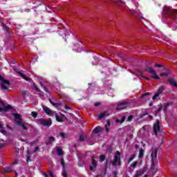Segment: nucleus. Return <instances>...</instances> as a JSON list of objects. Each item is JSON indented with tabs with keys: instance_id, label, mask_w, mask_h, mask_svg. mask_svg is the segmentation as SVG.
<instances>
[{
	"instance_id": "f257e3e1",
	"label": "nucleus",
	"mask_w": 177,
	"mask_h": 177,
	"mask_svg": "<svg viewBox=\"0 0 177 177\" xmlns=\"http://www.w3.org/2000/svg\"><path fill=\"white\" fill-rule=\"evenodd\" d=\"M162 13L165 16H167V17L175 19L177 16V10L173 9L172 7H169L168 6H164Z\"/></svg>"
},
{
	"instance_id": "f03ea898",
	"label": "nucleus",
	"mask_w": 177,
	"mask_h": 177,
	"mask_svg": "<svg viewBox=\"0 0 177 177\" xmlns=\"http://www.w3.org/2000/svg\"><path fill=\"white\" fill-rule=\"evenodd\" d=\"M110 163L112 167H121V152L116 151L113 156V160Z\"/></svg>"
},
{
	"instance_id": "7ed1b4c3",
	"label": "nucleus",
	"mask_w": 177,
	"mask_h": 177,
	"mask_svg": "<svg viewBox=\"0 0 177 177\" xmlns=\"http://www.w3.org/2000/svg\"><path fill=\"white\" fill-rule=\"evenodd\" d=\"M37 122L39 124H40V125H42V127H45L46 128H49L53 124L52 118H48L47 120L40 118L38 119Z\"/></svg>"
},
{
	"instance_id": "20e7f679",
	"label": "nucleus",
	"mask_w": 177,
	"mask_h": 177,
	"mask_svg": "<svg viewBox=\"0 0 177 177\" xmlns=\"http://www.w3.org/2000/svg\"><path fill=\"white\" fill-rule=\"evenodd\" d=\"M145 71H148L149 74H151V78L153 80H160V76L157 75V72L153 69V68H150L149 66H147L145 68Z\"/></svg>"
},
{
	"instance_id": "39448f33",
	"label": "nucleus",
	"mask_w": 177,
	"mask_h": 177,
	"mask_svg": "<svg viewBox=\"0 0 177 177\" xmlns=\"http://www.w3.org/2000/svg\"><path fill=\"white\" fill-rule=\"evenodd\" d=\"M160 125H161V122H160V120H157L153 127V132H154L156 136H158V132H160Z\"/></svg>"
},
{
	"instance_id": "423d86ee",
	"label": "nucleus",
	"mask_w": 177,
	"mask_h": 177,
	"mask_svg": "<svg viewBox=\"0 0 177 177\" xmlns=\"http://www.w3.org/2000/svg\"><path fill=\"white\" fill-rule=\"evenodd\" d=\"M6 85H10V82L8 80L3 79L1 82V88H3L4 91H8L9 88H8Z\"/></svg>"
},
{
	"instance_id": "0eeeda50",
	"label": "nucleus",
	"mask_w": 177,
	"mask_h": 177,
	"mask_svg": "<svg viewBox=\"0 0 177 177\" xmlns=\"http://www.w3.org/2000/svg\"><path fill=\"white\" fill-rule=\"evenodd\" d=\"M97 167V161L95 159V156H91V165L90 166V171H95V169Z\"/></svg>"
},
{
	"instance_id": "6e6552de",
	"label": "nucleus",
	"mask_w": 177,
	"mask_h": 177,
	"mask_svg": "<svg viewBox=\"0 0 177 177\" xmlns=\"http://www.w3.org/2000/svg\"><path fill=\"white\" fill-rule=\"evenodd\" d=\"M42 109H43L44 113H46V114H47V115L53 116L55 115V112L53 111H52L50 109H49L48 106L44 105L42 106Z\"/></svg>"
},
{
	"instance_id": "1a4fd4ad",
	"label": "nucleus",
	"mask_w": 177,
	"mask_h": 177,
	"mask_svg": "<svg viewBox=\"0 0 177 177\" xmlns=\"http://www.w3.org/2000/svg\"><path fill=\"white\" fill-rule=\"evenodd\" d=\"M164 91H165V89L164 88V87H160L158 92L154 95V96L152 97L153 100H156V99H157V97H158L160 96V95H161L162 93V92H164Z\"/></svg>"
},
{
	"instance_id": "9d476101",
	"label": "nucleus",
	"mask_w": 177,
	"mask_h": 177,
	"mask_svg": "<svg viewBox=\"0 0 177 177\" xmlns=\"http://www.w3.org/2000/svg\"><path fill=\"white\" fill-rule=\"evenodd\" d=\"M3 107L4 108H1L0 107V113L2 112H6L8 110H12V106L10 104H8L7 106H5V104H2Z\"/></svg>"
},
{
	"instance_id": "9b49d317",
	"label": "nucleus",
	"mask_w": 177,
	"mask_h": 177,
	"mask_svg": "<svg viewBox=\"0 0 177 177\" xmlns=\"http://www.w3.org/2000/svg\"><path fill=\"white\" fill-rule=\"evenodd\" d=\"M15 124L19 125V127H21L24 131H27L28 129L27 127H26V124H24V123H23L21 120H15Z\"/></svg>"
},
{
	"instance_id": "f8f14e48",
	"label": "nucleus",
	"mask_w": 177,
	"mask_h": 177,
	"mask_svg": "<svg viewBox=\"0 0 177 177\" xmlns=\"http://www.w3.org/2000/svg\"><path fill=\"white\" fill-rule=\"evenodd\" d=\"M127 104H128V102H119L118 104V110H124V109H127L126 106H124V107H121V106H127Z\"/></svg>"
},
{
	"instance_id": "ddd939ff",
	"label": "nucleus",
	"mask_w": 177,
	"mask_h": 177,
	"mask_svg": "<svg viewBox=\"0 0 177 177\" xmlns=\"http://www.w3.org/2000/svg\"><path fill=\"white\" fill-rule=\"evenodd\" d=\"M49 102L50 103V104H52V106H54V107H60V106H62V104H63L62 102H53V101H52L51 99H49Z\"/></svg>"
},
{
	"instance_id": "4468645a",
	"label": "nucleus",
	"mask_w": 177,
	"mask_h": 177,
	"mask_svg": "<svg viewBox=\"0 0 177 177\" xmlns=\"http://www.w3.org/2000/svg\"><path fill=\"white\" fill-rule=\"evenodd\" d=\"M157 153H158V151L157 150V149H155L151 155V157L152 158L151 160L154 161V160H156V158H157Z\"/></svg>"
},
{
	"instance_id": "2eb2a0df",
	"label": "nucleus",
	"mask_w": 177,
	"mask_h": 177,
	"mask_svg": "<svg viewBox=\"0 0 177 177\" xmlns=\"http://www.w3.org/2000/svg\"><path fill=\"white\" fill-rule=\"evenodd\" d=\"M145 171H146V167H144V170H138L136 171L135 177H140L143 174H145Z\"/></svg>"
},
{
	"instance_id": "dca6fc26",
	"label": "nucleus",
	"mask_w": 177,
	"mask_h": 177,
	"mask_svg": "<svg viewBox=\"0 0 177 177\" xmlns=\"http://www.w3.org/2000/svg\"><path fill=\"white\" fill-rule=\"evenodd\" d=\"M55 140H56V138H55V137H53V136L49 137L48 140L47 141H46V146H49V145H50V143H52L53 142H55Z\"/></svg>"
},
{
	"instance_id": "f3484780",
	"label": "nucleus",
	"mask_w": 177,
	"mask_h": 177,
	"mask_svg": "<svg viewBox=\"0 0 177 177\" xmlns=\"http://www.w3.org/2000/svg\"><path fill=\"white\" fill-rule=\"evenodd\" d=\"M154 169H156V163H154V160H151L150 172H151L152 175H156V172H154Z\"/></svg>"
},
{
	"instance_id": "a211bd4d",
	"label": "nucleus",
	"mask_w": 177,
	"mask_h": 177,
	"mask_svg": "<svg viewBox=\"0 0 177 177\" xmlns=\"http://www.w3.org/2000/svg\"><path fill=\"white\" fill-rule=\"evenodd\" d=\"M100 132H102V127H100V126H97L93 131V133H95V135L100 133Z\"/></svg>"
},
{
	"instance_id": "6ab92c4d",
	"label": "nucleus",
	"mask_w": 177,
	"mask_h": 177,
	"mask_svg": "<svg viewBox=\"0 0 177 177\" xmlns=\"http://www.w3.org/2000/svg\"><path fill=\"white\" fill-rule=\"evenodd\" d=\"M19 74L20 77H21L24 80H25V81H28V82H30V81H31V78L27 77V76H26V75L24 73L19 72Z\"/></svg>"
},
{
	"instance_id": "aec40b11",
	"label": "nucleus",
	"mask_w": 177,
	"mask_h": 177,
	"mask_svg": "<svg viewBox=\"0 0 177 177\" xmlns=\"http://www.w3.org/2000/svg\"><path fill=\"white\" fill-rule=\"evenodd\" d=\"M168 82L169 84H170V85H172L173 86H174V88H177V83H176V81H175V80L169 79Z\"/></svg>"
},
{
	"instance_id": "412c9836",
	"label": "nucleus",
	"mask_w": 177,
	"mask_h": 177,
	"mask_svg": "<svg viewBox=\"0 0 177 177\" xmlns=\"http://www.w3.org/2000/svg\"><path fill=\"white\" fill-rule=\"evenodd\" d=\"M12 115L15 118V120H18V121H21V115L17 113H13Z\"/></svg>"
},
{
	"instance_id": "4be33fe9",
	"label": "nucleus",
	"mask_w": 177,
	"mask_h": 177,
	"mask_svg": "<svg viewBox=\"0 0 177 177\" xmlns=\"http://www.w3.org/2000/svg\"><path fill=\"white\" fill-rule=\"evenodd\" d=\"M0 132L3 133V135H6V130L3 129V124L0 122Z\"/></svg>"
},
{
	"instance_id": "5701e85b",
	"label": "nucleus",
	"mask_w": 177,
	"mask_h": 177,
	"mask_svg": "<svg viewBox=\"0 0 177 177\" xmlns=\"http://www.w3.org/2000/svg\"><path fill=\"white\" fill-rule=\"evenodd\" d=\"M144 151H145V150H143V148H140V151H139V154H138L139 158H143V156H145Z\"/></svg>"
},
{
	"instance_id": "b1692460",
	"label": "nucleus",
	"mask_w": 177,
	"mask_h": 177,
	"mask_svg": "<svg viewBox=\"0 0 177 177\" xmlns=\"http://www.w3.org/2000/svg\"><path fill=\"white\" fill-rule=\"evenodd\" d=\"M104 160H106V156H104V154H102L100 156V162H103V161H104Z\"/></svg>"
},
{
	"instance_id": "393cba45",
	"label": "nucleus",
	"mask_w": 177,
	"mask_h": 177,
	"mask_svg": "<svg viewBox=\"0 0 177 177\" xmlns=\"http://www.w3.org/2000/svg\"><path fill=\"white\" fill-rule=\"evenodd\" d=\"M57 153L58 156H63V149H62L61 148H58L57 149Z\"/></svg>"
},
{
	"instance_id": "a878e982",
	"label": "nucleus",
	"mask_w": 177,
	"mask_h": 177,
	"mask_svg": "<svg viewBox=\"0 0 177 177\" xmlns=\"http://www.w3.org/2000/svg\"><path fill=\"white\" fill-rule=\"evenodd\" d=\"M85 140V136L84 134H80L79 138V142H84Z\"/></svg>"
},
{
	"instance_id": "bb28decb",
	"label": "nucleus",
	"mask_w": 177,
	"mask_h": 177,
	"mask_svg": "<svg viewBox=\"0 0 177 177\" xmlns=\"http://www.w3.org/2000/svg\"><path fill=\"white\" fill-rule=\"evenodd\" d=\"M60 161H61V165H62L64 169H65L66 168V163L64 162V158H61Z\"/></svg>"
},
{
	"instance_id": "cd10ccee",
	"label": "nucleus",
	"mask_w": 177,
	"mask_h": 177,
	"mask_svg": "<svg viewBox=\"0 0 177 177\" xmlns=\"http://www.w3.org/2000/svg\"><path fill=\"white\" fill-rule=\"evenodd\" d=\"M55 118L56 121H57L58 122H63V120L62 119V118H60V116L56 115Z\"/></svg>"
},
{
	"instance_id": "c85d7f7f",
	"label": "nucleus",
	"mask_w": 177,
	"mask_h": 177,
	"mask_svg": "<svg viewBox=\"0 0 177 177\" xmlns=\"http://www.w3.org/2000/svg\"><path fill=\"white\" fill-rule=\"evenodd\" d=\"M12 167H8L4 168V172H12Z\"/></svg>"
},
{
	"instance_id": "c756f323",
	"label": "nucleus",
	"mask_w": 177,
	"mask_h": 177,
	"mask_svg": "<svg viewBox=\"0 0 177 177\" xmlns=\"http://www.w3.org/2000/svg\"><path fill=\"white\" fill-rule=\"evenodd\" d=\"M31 115L33 117V118H37V117H38V113L35 111H32Z\"/></svg>"
},
{
	"instance_id": "7c9ffc66",
	"label": "nucleus",
	"mask_w": 177,
	"mask_h": 177,
	"mask_svg": "<svg viewBox=\"0 0 177 177\" xmlns=\"http://www.w3.org/2000/svg\"><path fill=\"white\" fill-rule=\"evenodd\" d=\"M161 110H162V104H160V108L155 111V115H157V114H158Z\"/></svg>"
},
{
	"instance_id": "2f4dec72",
	"label": "nucleus",
	"mask_w": 177,
	"mask_h": 177,
	"mask_svg": "<svg viewBox=\"0 0 177 177\" xmlns=\"http://www.w3.org/2000/svg\"><path fill=\"white\" fill-rule=\"evenodd\" d=\"M169 72L162 73L160 74V77H168Z\"/></svg>"
},
{
	"instance_id": "473e14b6",
	"label": "nucleus",
	"mask_w": 177,
	"mask_h": 177,
	"mask_svg": "<svg viewBox=\"0 0 177 177\" xmlns=\"http://www.w3.org/2000/svg\"><path fill=\"white\" fill-rule=\"evenodd\" d=\"M62 176L63 177H68V174H67V171H66V168L64 169L63 171H62Z\"/></svg>"
},
{
	"instance_id": "72a5a7b5",
	"label": "nucleus",
	"mask_w": 177,
	"mask_h": 177,
	"mask_svg": "<svg viewBox=\"0 0 177 177\" xmlns=\"http://www.w3.org/2000/svg\"><path fill=\"white\" fill-rule=\"evenodd\" d=\"M106 115V112H102L100 114V115L98 116V118L100 120H102V118H103V117H105Z\"/></svg>"
},
{
	"instance_id": "f704fd0d",
	"label": "nucleus",
	"mask_w": 177,
	"mask_h": 177,
	"mask_svg": "<svg viewBox=\"0 0 177 177\" xmlns=\"http://www.w3.org/2000/svg\"><path fill=\"white\" fill-rule=\"evenodd\" d=\"M132 120H133V115H129V117L127 119V121H128L129 122H131V121H132Z\"/></svg>"
},
{
	"instance_id": "c9c22d12",
	"label": "nucleus",
	"mask_w": 177,
	"mask_h": 177,
	"mask_svg": "<svg viewBox=\"0 0 177 177\" xmlns=\"http://www.w3.org/2000/svg\"><path fill=\"white\" fill-rule=\"evenodd\" d=\"M125 120H127L126 116H122L121 120H120V124H123V122H125Z\"/></svg>"
},
{
	"instance_id": "e433bc0d",
	"label": "nucleus",
	"mask_w": 177,
	"mask_h": 177,
	"mask_svg": "<svg viewBox=\"0 0 177 177\" xmlns=\"http://www.w3.org/2000/svg\"><path fill=\"white\" fill-rule=\"evenodd\" d=\"M149 95H150V93H149V92H147V93H144V94L141 96V97H142V99H145V97H146V96H149Z\"/></svg>"
},
{
	"instance_id": "4c0bfd02",
	"label": "nucleus",
	"mask_w": 177,
	"mask_h": 177,
	"mask_svg": "<svg viewBox=\"0 0 177 177\" xmlns=\"http://www.w3.org/2000/svg\"><path fill=\"white\" fill-rule=\"evenodd\" d=\"M133 158H135V154H133V155L131 156V157L129 158V162H128V164H129V162H131V161H133Z\"/></svg>"
},
{
	"instance_id": "58836bf2",
	"label": "nucleus",
	"mask_w": 177,
	"mask_h": 177,
	"mask_svg": "<svg viewBox=\"0 0 177 177\" xmlns=\"http://www.w3.org/2000/svg\"><path fill=\"white\" fill-rule=\"evenodd\" d=\"M41 86H42V88H44V91L46 92V93H49V91L48 90V88L46 87H44V84L42 83H40Z\"/></svg>"
},
{
	"instance_id": "ea45409f",
	"label": "nucleus",
	"mask_w": 177,
	"mask_h": 177,
	"mask_svg": "<svg viewBox=\"0 0 177 177\" xmlns=\"http://www.w3.org/2000/svg\"><path fill=\"white\" fill-rule=\"evenodd\" d=\"M169 106V102H166L163 104V107L165 109V110H167V107H168Z\"/></svg>"
},
{
	"instance_id": "a19ab883",
	"label": "nucleus",
	"mask_w": 177,
	"mask_h": 177,
	"mask_svg": "<svg viewBox=\"0 0 177 177\" xmlns=\"http://www.w3.org/2000/svg\"><path fill=\"white\" fill-rule=\"evenodd\" d=\"M132 168L135 169L136 167H138V162H134L133 165H131Z\"/></svg>"
},
{
	"instance_id": "79ce46f5",
	"label": "nucleus",
	"mask_w": 177,
	"mask_h": 177,
	"mask_svg": "<svg viewBox=\"0 0 177 177\" xmlns=\"http://www.w3.org/2000/svg\"><path fill=\"white\" fill-rule=\"evenodd\" d=\"M33 86L37 92H41V90H39V88H38V87H37V86L35 85V83H33Z\"/></svg>"
},
{
	"instance_id": "37998d69",
	"label": "nucleus",
	"mask_w": 177,
	"mask_h": 177,
	"mask_svg": "<svg viewBox=\"0 0 177 177\" xmlns=\"http://www.w3.org/2000/svg\"><path fill=\"white\" fill-rule=\"evenodd\" d=\"M155 67H158V68H162V67H164V66H162L161 64H155Z\"/></svg>"
},
{
	"instance_id": "c03bdc74",
	"label": "nucleus",
	"mask_w": 177,
	"mask_h": 177,
	"mask_svg": "<svg viewBox=\"0 0 177 177\" xmlns=\"http://www.w3.org/2000/svg\"><path fill=\"white\" fill-rule=\"evenodd\" d=\"M60 136H61V138H66V133H64L63 132L60 133Z\"/></svg>"
},
{
	"instance_id": "a18cd8bd",
	"label": "nucleus",
	"mask_w": 177,
	"mask_h": 177,
	"mask_svg": "<svg viewBox=\"0 0 177 177\" xmlns=\"http://www.w3.org/2000/svg\"><path fill=\"white\" fill-rule=\"evenodd\" d=\"M102 104L100 102H95L94 104L95 107H99Z\"/></svg>"
},
{
	"instance_id": "49530a36",
	"label": "nucleus",
	"mask_w": 177,
	"mask_h": 177,
	"mask_svg": "<svg viewBox=\"0 0 177 177\" xmlns=\"http://www.w3.org/2000/svg\"><path fill=\"white\" fill-rule=\"evenodd\" d=\"M21 93H22L23 97H26V95H27V94L26 93V91H22Z\"/></svg>"
},
{
	"instance_id": "de8ad7c7",
	"label": "nucleus",
	"mask_w": 177,
	"mask_h": 177,
	"mask_svg": "<svg viewBox=\"0 0 177 177\" xmlns=\"http://www.w3.org/2000/svg\"><path fill=\"white\" fill-rule=\"evenodd\" d=\"M140 77H141V78H145V79L147 80V81H150V78L146 77V76L141 75Z\"/></svg>"
},
{
	"instance_id": "09e8293b",
	"label": "nucleus",
	"mask_w": 177,
	"mask_h": 177,
	"mask_svg": "<svg viewBox=\"0 0 177 177\" xmlns=\"http://www.w3.org/2000/svg\"><path fill=\"white\" fill-rule=\"evenodd\" d=\"M117 174H118V172H117V171H114L113 174V177H117Z\"/></svg>"
},
{
	"instance_id": "8fccbe9b",
	"label": "nucleus",
	"mask_w": 177,
	"mask_h": 177,
	"mask_svg": "<svg viewBox=\"0 0 177 177\" xmlns=\"http://www.w3.org/2000/svg\"><path fill=\"white\" fill-rule=\"evenodd\" d=\"M66 110H71V107L68 106V105H65Z\"/></svg>"
},
{
	"instance_id": "3c124183",
	"label": "nucleus",
	"mask_w": 177,
	"mask_h": 177,
	"mask_svg": "<svg viewBox=\"0 0 177 177\" xmlns=\"http://www.w3.org/2000/svg\"><path fill=\"white\" fill-rule=\"evenodd\" d=\"M5 30H6V31L7 32H9L10 28H9V27H8V26H5Z\"/></svg>"
},
{
	"instance_id": "603ef678",
	"label": "nucleus",
	"mask_w": 177,
	"mask_h": 177,
	"mask_svg": "<svg viewBox=\"0 0 177 177\" xmlns=\"http://www.w3.org/2000/svg\"><path fill=\"white\" fill-rule=\"evenodd\" d=\"M5 147V143H1L0 144V149H2V147Z\"/></svg>"
},
{
	"instance_id": "864d4df0",
	"label": "nucleus",
	"mask_w": 177,
	"mask_h": 177,
	"mask_svg": "<svg viewBox=\"0 0 177 177\" xmlns=\"http://www.w3.org/2000/svg\"><path fill=\"white\" fill-rule=\"evenodd\" d=\"M39 150V147H36L35 148V152H37V151H38Z\"/></svg>"
},
{
	"instance_id": "5fc2aeb1",
	"label": "nucleus",
	"mask_w": 177,
	"mask_h": 177,
	"mask_svg": "<svg viewBox=\"0 0 177 177\" xmlns=\"http://www.w3.org/2000/svg\"><path fill=\"white\" fill-rule=\"evenodd\" d=\"M0 104H3V106H5V104L3 103V101L1 98H0Z\"/></svg>"
},
{
	"instance_id": "6e6d98bb",
	"label": "nucleus",
	"mask_w": 177,
	"mask_h": 177,
	"mask_svg": "<svg viewBox=\"0 0 177 177\" xmlns=\"http://www.w3.org/2000/svg\"><path fill=\"white\" fill-rule=\"evenodd\" d=\"M105 129L106 132H109V127H107L106 124H105Z\"/></svg>"
},
{
	"instance_id": "4d7b16f0",
	"label": "nucleus",
	"mask_w": 177,
	"mask_h": 177,
	"mask_svg": "<svg viewBox=\"0 0 177 177\" xmlns=\"http://www.w3.org/2000/svg\"><path fill=\"white\" fill-rule=\"evenodd\" d=\"M107 150H108V151H110V153H111V151H113V149H111V148H108Z\"/></svg>"
},
{
	"instance_id": "13d9d810",
	"label": "nucleus",
	"mask_w": 177,
	"mask_h": 177,
	"mask_svg": "<svg viewBox=\"0 0 177 177\" xmlns=\"http://www.w3.org/2000/svg\"><path fill=\"white\" fill-rule=\"evenodd\" d=\"M88 89H90L91 86H92V84L91 83H88Z\"/></svg>"
},
{
	"instance_id": "bf43d9fd",
	"label": "nucleus",
	"mask_w": 177,
	"mask_h": 177,
	"mask_svg": "<svg viewBox=\"0 0 177 177\" xmlns=\"http://www.w3.org/2000/svg\"><path fill=\"white\" fill-rule=\"evenodd\" d=\"M106 122H107L109 127H110V125H111V123L110 122V120H107Z\"/></svg>"
},
{
	"instance_id": "052dcab7",
	"label": "nucleus",
	"mask_w": 177,
	"mask_h": 177,
	"mask_svg": "<svg viewBox=\"0 0 177 177\" xmlns=\"http://www.w3.org/2000/svg\"><path fill=\"white\" fill-rule=\"evenodd\" d=\"M148 117L150 118V120H153V116L151 115H149Z\"/></svg>"
},
{
	"instance_id": "680f3d73",
	"label": "nucleus",
	"mask_w": 177,
	"mask_h": 177,
	"mask_svg": "<svg viewBox=\"0 0 177 177\" xmlns=\"http://www.w3.org/2000/svg\"><path fill=\"white\" fill-rule=\"evenodd\" d=\"M44 176L45 177H49V175H48V174H46V173H44Z\"/></svg>"
},
{
	"instance_id": "e2e57ef3",
	"label": "nucleus",
	"mask_w": 177,
	"mask_h": 177,
	"mask_svg": "<svg viewBox=\"0 0 177 177\" xmlns=\"http://www.w3.org/2000/svg\"><path fill=\"white\" fill-rule=\"evenodd\" d=\"M28 160H30V156H28L27 158H26L27 162H28Z\"/></svg>"
},
{
	"instance_id": "0e129e2a",
	"label": "nucleus",
	"mask_w": 177,
	"mask_h": 177,
	"mask_svg": "<svg viewBox=\"0 0 177 177\" xmlns=\"http://www.w3.org/2000/svg\"><path fill=\"white\" fill-rule=\"evenodd\" d=\"M3 80V77L0 75V81H2Z\"/></svg>"
},
{
	"instance_id": "69168bd1",
	"label": "nucleus",
	"mask_w": 177,
	"mask_h": 177,
	"mask_svg": "<svg viewBox=\"0 0 177 177\" xmlns=\"http://www.w3.org/2000/svg\"><path fill=\"white\" fill-rule=\"evenodd\" d=\"M50 176L53 177V173H50Z\"/></svg>"
},
{
	"instance_id": "338daca9",
	"label": "nucleus",
	"mask_w": 177,
	"mask_h": 177,
	"mask_svg": "<svg viewBox=\"0 0 177 177\" xmlns=\"http://www.w3.org/2000/svg\"><path fill=\"white\" fill-rule=\"evenodd\" d=\"M151 106H153V102H151V103L149 104V106L151 107Z\"/></svg>"
},
{
	"instance_id": "774afa93",
	"label": "nucleus",
	"mask_w": 177,
	"mask_h": 177,
	"mask_svg": "<svg viewBox=\"0 0 177 177\" xmlns=\"http://www.w3.org/2000/svg\"><path fill=\"white\" fill-rule=\"evenodd\" d=\"M79 167H82V164L78 163Z\"/></svg>"
}]
</instances>
